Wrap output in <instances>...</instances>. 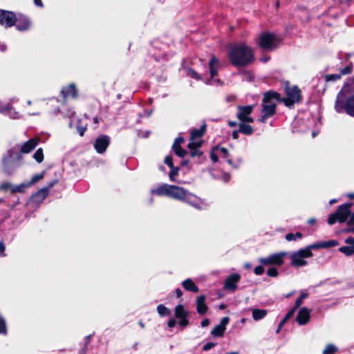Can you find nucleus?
Here are the masks:
<instances>
[{
	"mask_svg": "<svg viewBox=\"0 0 354 354\" xmlns=\"http://www.w3.org/2000/svg\"><path fill=\"white\" fill-rule=\"evenodd\" d=\"M172 149L175 153L180 158H183L187 153V151L183 149L180 145H173Z\"/></svg>",
	"mask_w": 354,
	"mask_h": 354,
	"instance_id": "obj_40",
	"label": "nucleus"
},
{
	"mask_svg": "<svg viewBox=\"0 0 354 354\" xmlns=\"http://www.w3.org/2000/svg\"><path fill=\"white\" fill-rule=\"evenodd\" d=\"M186 74L187 76L194 78L195 80H202V77L200 75H198L194 70L188 68L186 69Z\"/></svg>",
	"mask_w": 354,
	"mask_h": 354,
	"instance_id": "obj_45",
	"label": "nucleus"
},
{
	"mask_svg": "<svg viewBox=\"0 0 354 354\" xmlns=\"http://www.w3.org/2000/svg\"><path fill=\"white\" fill-rule=\"evenodd\" d=\"M352 205V203H347L339 205L335 212L329 216L328 223L329 225H333L336 221L339 223L345 222L350 215V209Z\"/></svg>",
	"mask_w": 354,
	"mask_h": 354,
	"instance_id": "obj_4",
	"label": "nucleus"
},
{
	"mask_svg": "<svg viewBox=\"0 0 354 354\" xmlns=\"http://www.w3.org/2000/svg\"><path fill=\"white\" fill-rule=\"evenodd\" d=\"M200 147H194L192 149H189L190 150L189 156L192 158L197 157L200 160L203 156V153L199 149Z\"/></svg>",
	"mask_w": 354,
	"mask_h": 354,
	"instance_id": "obj_41",
	"label": "nucleus"
},
{
	"mask_svg": "<svg viewBox=\"0 0 354 354\" xmlns=\"http://www.w3.org/2000/svg\"><path fill=\"white\" fill-rule=\"evenodd\" d=\"M62 97L64 99L71 97L75 99L77 97L78 91L74 83H71L66 86H64L61 91Z\"/></svg>",
	"mask_w": 354,
	"mask_h": 354,
	"instance_id": "obj_21",
	"label": "nucleus"
},
{
	"mask_svg": "<svg viewBox=\"0 0 354 354\" xmlns=\"http://www.w3.org/2000/svg\"><path fill=\"white\" fill-rule=\"evenodd\" d=\"M206 129V124H203L200 129H194L191 132L190 142L187 145L189 149H192L194 147H201L203 142L201 138L203 136Z\"/></svg>",
	"mask_w": 354,
	"mask_h": 354,
	"instance_id": "obj_11",
	"label": "nucleus"
},
{
	"mask_svg": "<svg viewBox=\"0 0 354 354\" xmlns=\"http://www.w3.org/2000/svg\"><path fill=\"white\" fill-rule=\"evenodd\" d=\"M15 26L18 30L25 31L30 28V21L26 17H22L19 19H17Z\"/></svg>",
	"mask_w": 354,
	"mask_h": 354,
	"instance_id": "obj_27",
	"label": "nucleus"
},
{
	"mask_svg": "<svg viewBox=\"0 0 354 354\" xmlns=\"http://www.w3.org/2000/svg\"><path fill=\"white\" fill-rule=\"evenodd\" d=\"M171 171L169 174V180L172 182H177L176 177L178 176L180 167H172L170 168Z\"/></svg>",
	"mask_w": 354,
	"mask_h": 354,
	"instance_id": "obj_39",
	"label": "nucleus"
},
{
	"mask_svg": "<svg viewBox=\"0 0 354 354\" xmlns=\"http://www.w3.org/2000/svg\"><path fill=\"white\" fill-rule=\"evenodd\" d=\"M5 245L4 243L1 241L0 242V256L1 257H6V254L5 253Z\"/></svg>",
	"mask_w": 354,
	"mask_h": 354,
	"instance_id": "obj_60",
	"label": "nucleus"
},
{
	"mask_svg": "<svg viewBox=\"0 0 354 354\" xmlns=\"http://www.w3.org/2000/svg\"><path fill=\"white\" fill-rule=\"evenodd\" d=\"M279 42V38L274 34L264 32L259 37V45L264 50H273L277 48Z\"/></svg>",
	"mask_w": 354,
	"mask_h": 354,
	"instance_id": "obj_7",
	"label": "nucleus"
},
{
	"mask_svg": "<svg viewBox=\"0 0 354 354\" xmlns=\"http://www.w3.org/2000/svg\"><path fill=\"white\" fill-rule=\"evenodd\" d=\"M230 318L224 317L221 319L220 323L216 325L211 331L212 336L215 337H221L224 335L226 326L229 324Z\"/></svg>",
	"mask_w": 354,
	"mask_h": 354,
	"instance_id": "obj_19",
	"label": "nucleus"
},
{
	"mask_svg": "<svg viewBox=\"0 0 354 354\" xmlns=\"http://www.w3.org/2000/svg\"><path fill=\"white\" fill-rule=\"evenodd\" d=\"M219 155L216 152L215 149L210 153V158L214 162H216L218 161Z\"/></svg>",
	"mask_w": 354,
	"mask_h": 354,
	"instance_id": "obj_57",
	"label": "nucleus"
},
{
	"mask_svg": "<svg viewBox=\"0 0 354 354\" xmlns=\"http://www.w3.org/2000/svg\"><path fill=\"white\" fill-rule=\"evenodd\" d=\"M110 144V138L106 135L100 136L94 142V148L98 153H104Z\"/></svg>",
	"mask_w": 354,
	"mask_h": 354,
	"instance_id": "obj_15",
	"label": "nucleus"
},
{
	"mask_svg": "<svg viewBox=\"0 0 354 354\" xmlns=\"http://www.w3.org/2000/svg\"><path fill=\"white\" fill-rule=\"evenodd\" d=\"M313 255V252L305 250L304 248L293 252L290 255V264L297 268L304 267L308 264L306 259L312 257Z\"/></svg>",
	"mask_w": 354,
	"mask_h": 354,
	"instance_id": "obj_6",
	"label": "nucleus"
},
{
	"mask_svg": "<svg viewBox=\"0 0 354 354\" xmlns=\"http://www.w3.org/2000/svg\"><path fill=\"white\" fill-rule=\"evenodd\" d=\"M267 274L271 277H276L278 276L279 272L276 268L272 267L267 270Z\"/></svg>",
	"mask_w": 354,
	"mask_h": 354,
	"instance_id": "obj_51",
	"label": "nucleus"
},
{
	"mask_svg": "<svg viewBox=\"0 0 354 354\" xmlns=\"http://www.w3.org/2000/svg\"><path fill=\"white\" fill-rule=\"evenodd\" d=\"M66 115L69 118H73L75 115V112L73 110V109H69Z\"/></svg>",
	"mask_w": 354,
	"mask_h": 354,
	"instance_id": "obj_63",
	"label": "nucleus"
},
{
	"mask_svg": "<svg viewBox=\"0 0 354 354\" xmlns=\"http://www.w3.org/2000/svg\"><path fill=\"white\" fill-rule=\"evenodd\" d=\"M0 113L8 115L11 119L20 118L19 113L16 111L10 103H4L0 101Z\"/></svg>",
	"mask_w": 354,
	"mask_h": 354,
	"instance_id": "obj_18",
	"label": "nucleus"
},
{
	"mask_svg": "<svg viewBox=\"0 0 354 354\" xmlns=\"http://www.w3.org/2000/svg\"><path fill=\"white\" fill-rule=\"evenodd\" d=\"M215 151L216 153H218L219 156L222 158H224L230 165L234 167L232 160L228 157V150L226 148L216 147L215 148Z\"/></svg>",
	"mask_w": 354,
	"mask_h": 354,
	"instance_id": "obj_29",
	"label": "nucleus"
},
{
	"mask_svg": "<svg viewBox=\"0 0 354 354\" xmlns=\"http://www.w3.org/2000/svg\"><path fill=\"white\" fill-rule=\"evenodd\" d=\"M183 202L189 204L192 207L198 210H203L207 208V204L205 200L196 196V195L187 191Z\"/></svg>",
	"mask_w": 354,
	"mask_h": 354,
	"instance_id": "obj_9",
	"label": "nucleus"
},
{
	"mask_svg": "<svg viewBox=\"0 0 354 354\" xmlns=\"http://www.w3.org/2000/svg\"><path fill=\"white\" fill-rule=\"evenodd\" d=\"M38 144L37 139H30L25 142L20 147V153H28L36 147Z\"/></svg>",
	"mask_w": 354,
	"mask_h": 354,
	"instance_id": "obj_25",
	"label": "nucleus"
},
{
	"mask_svg": "<svg viewBox=\"0 0 354 354\" xmlns=\"http://www.w3.org/2000/svg\"><path fill=\"white\" fill-rule=\"evenodd\" d=\"M308 295L306 292H303L301 294L299 298L295 301V306L292 308H295V310L301 306L303 302V300L307 298Z\"/></svg>",
	"mask_w": 354,
	"mask_h": 354,
	"instance_id": "obj_46",
	"label": "nucleus"
},
{
	"mask_svg": "<svg viewBox=\"0 0 354 354\" xmlns=\"http://www.w3.org/2000/svg\"><path fill=\"white\" fill-rule=\"evenodd\" d=\"M209 74L211 78L205 82L207 84H212L213 83H218L219 80L214 79V77L217 75L218 69L221 67L219 59L214 55H212L209 62Z\"/></svg>",
	"mask_w": 354,
	"mask_h": 354,
	"instance_id": "obj_12",
	"label": "nucleus"
},
{
	"mask_svg": "<svg viewBox=\"0 0 354 354\" xmlns=\"http://www.w3.org/2000/svg\"><path fill=\"white\" fill-rule=\"evenodd\" d=\"M17 21L16 15L11 11L0 10V24L6 28L12 27Z\"/></svg>",
	"mask_w": 354,
	"mask_h": 354,
	"instance_id": "obj_13",
	"label": "nucleus"
},
{
	"mask_svg": "<svg viewBox=\"0 0 354 354\" xmlns=\"http://www.w3.org/2000/svg\"><path fill=\"white\" fill-rule=\"evenodd\" d=\"M252 318L255 321H258V320H260V319H262L263 318H264L266 316L268 311H267V310H264V309L254 308L252 310Z\"/></svg>",
	"mask_w": 354,
	"mask_h": 354,
	"instance_id": "obj_32",
	"label": "nucleus"
},
{
	"mask_svg": "<svg viewBox=\"0 0 354 354\" xmlns=\"http://www.w3.org/2000/svg\"><path fill=\"white\" fill-rule=\"evenodd\" d=\"M354 223V212L353 213H350L349 218L347 221L348 225H351Z\"/></svg>",
	"mask_w": 354,
	"mask_h": 354,
	"instance_id": "obj_62",
	"label": "nucleus"
},
{
	"mask_svg": "<svg viewBox=\"0 0 354 354\" xmlns=\"http://www.w3.org/2000/svg\"><path fill=\"white\" fill-rule=\"evenodd\" d=\"M91 337H92V335H88L85 337L84 348L81 350L80 354H86V348L91 342Z\"/></svg>",
	"mask_w": 354,
	"mask_h": 354,
	"instance_id": "obj_50",
	"label": "nucleus"
},
{
	"mask_svg": "<svg viewBox=\"0 0 354 354\" xmlns=\"http://www.w3.org/2000/svg\"><path fill=\"white\" fill-rule=\"evenodd\" d=\"M247 122H241L239 124V131L244 135H251L253 128L251 125L245 124Z\"/></svg>",
	"mask_w": 354,
	"mask_h": 354,
	"instance_id": "obj_31",
	"label": "nucleus"
},
{
	"mask_svg": "<svg viewBox=\"0 0 354 354\" xmlns=\"http://www.w3.org/2000/svg\"><path fill=\"white\" fill-rule=\"evenodd\" d=\"M184 142V138L183 137H178L175 139V141L173 145H180Z\"/></svg>",
	"mask_w": 354,
	"mask_h": 354,
	"instance_id": "obj_61",
	"label": "nucleus"
},
{
	"mask_svg": "<svg viewBox=\"0 0 354 354\" xmlns=\"http://www.w3.org/2000/svg\"><path fill=\"white\" fill-rule=\"evenodd\" d=\"M302 237V234L301 232H297L295 234L288 233L286 235V239L288 241H296L297 239H300Z\"/></svg>",
	"mask_w": 354,
	"mask_h": 354,
	"instance_id": "obj_42",
	"label": "nucleus"
},
{
	"mask_svg": "<svg viewBox=\"0 0 354 354\" xmlns=\"http://www.w3.org/2000/svg\"><path fill=\"white\" fill-rule=\"evenodd\" d=\"M77 130L80 136H83L85 131L87 129V124L84 123L82 121V120H79L77 124Z\"/></svg>",
	"mask_w": 354,
	"mask_h": 354,
	"instance_id": "obj_37",
	"label": "nucleus"
},
{
	"mask_svg": "<svg viewBox=\"0 0 354 354\" xmlns=\"http://www.w3.org/2000/svg\"><path fill=\"white\" fill-rule=\"evenodd\" d=\"M339 245V242L336 240H329L327 241L315 243L310 245H308L306 248H304L305 250H308L310 252H312V250H317L319 248H328L331 247H335Z\"/></svg>",
	"mask_w": 354,
	"mask_h": 354,
	"instance_id": "obj_20",
	"label": "nucleus"
},
{
	"mask_svg": "<svg viewBox=\"0 0 354 354\" xmlns=\"http://www.w3.org/2000/svg\"><path fill=\"white\" fill-rule=\"evenodd\" d=\"M352 69H353V66L351 64L346 66L345 67H344L343 68L341 69L339 74L341 75V76L343 75L350 74L352 72Z\"/></svg>",
	"mask_w": 354,
	"mask_h": 354,
	"instance_id": "obj_52",
	"label": "nucleus"
},
{
	"mask_svg": "<svg viewBox=\"0 0 354 354\" xmlns=\"http://www.w3.org/2000/svg\"><path fill=\"white\" fill-rule=\"evenodd\" d=\"M345 243L354 247V237L349 236L344 240Z\"/></svg>",
	"mask_w": 354,
	"mask_h": 354,
	"instance_id": "obj_59",
	"label": "nucleus"
},
{
	"mask_svg": "<svg viewBox=\"0 0 354 354\" xmlns=\"http://www.w3.org/2000/svg\"><path fill=\"white\" fill-rule=\"evenodd\" d=\"M254 105H245L238 106L236 118L240 122H247V123H252L254 122L251 113L253 111Z\"/></svg>",
	"mask_w": 354,
	"mask_h": 354,
	"instance_id": "obj_8",
	"label": "nucleus"
},
{
	"mask_svg": "<svg viewBox=\"0 0 354 354\" xmlns=\"http://www.w3.org/2000/svg\"><path fill=\"white\" fill-rule=\"evenodd\" d=\"M287 252H280L270 254V260L272 266H280L283 264L284 258L286 257Z\"/></svg>",
	"mask_w": 354,
	"mask_h": 354,
	"instance_id": "obj_24",
	"label": "nucleus"
},
{
	"mask_svg": "<svg viewBox=\"0 0 354 354\" xmlns=\"http://www.w3.org/2000/svg\"><path fill=\"white\" fill-rule=\"evenodd\" d=\"M171 185L163 183L158 185L154 189H151L150 193L151 195H156L158 196H169V192Z\"/></svg>",
	"mask_w": 354,
	"mask_h": 354,
	"instance_id": "obj_23",
	"label": "nucleus"
},
{
	"mask_svg": "<svg viewBox=\"0 0 354 354\" xmlns=\"http://www.w3.org/2000/svg\"><path fill=\"white\" fill-rule=\"evenodd\" d=\"M205 297L203 295L198 296L196 299V310L200 315H204L207 311V306L205 303Z\"/></svg>",
	"mask_w": 354,
	"mask_h": 354,
	"instance_id": "obj_26",
	"label": "nucleus"
},
{
	"mask_svg": "<svg viewBox=\"0 0 354 354\" xmlns=\"http://www.w3.org/2000/svg\"><path fill=\"white\" fill-rule=\"evenodd\" d=\"M337 351V348L335 345H333L332 344H329L326 346V348L323 351L322 353L323 354H334Z\"/></svg>",
	"mask_w": 354,
	"mask_h": 354,
	"instance_id": "obj_44",
	"label": "nucleus"
},
{
	"mask_svg": "<svg viewBox=\"0 0 354 354\" xmlns=\"http://www.w3.org/2000/svg\"><path fill=\"white\" fill-rule=\"evenodd\" d=\"M295 313V308H292L291 310H290L287 315H286V317L281 321V322L279 323V326L276 330V333H279L281 327L283 326V325L286 322V321L290 317H292L294 313Z\"/></svg>",
	"mask_w": 354,
	"mask_h": 354,
	"instance_id": "obj_36",
	"label": "nucleus"
},
{
	"mask_svg": "<svg viewBox=\"0 0 354 354\" xmlns=\"http://www.w3.org/2000/svg\"><path fill=\"white\" fill-rule=\"evenodd\" d=\"M345 111L349 115L354 117V95L351 96L346 100Z\"/></svg>",
	"mask_w": 354,
	"mask_h": 354,
	"instance_id": "obj_30",
	"label": "nucleus"
},
{
	"mask_svg": "<svg viewBox=\"0 0 354 354\" xmlns=\"http://www.w3.org/2000/svg\"><path fill=\"white\" fill-rule=\"evenodd\" d=\"M189 312L185 309L183 305H177L175 308V317L179 319L178 324L180 327L185 328L189 324L187 317Z\"/></svg>",
	"mask_w": 354,
	"mask_h": 354,
	"instance_id": "obj_14",
	"label": "nucleus"
},
{
	"mask_svg": "<svg viewBox=\"0 0 354 354\" xmlns=\"http://www.w3.org/2000/svg\"><path fill=\"white\" fill-rule=\"evenodd\" d=\"M165 163L168 165L170 168L174 167V163H173V159H172V157L171 156H167L165 158V160H164Z\"/></svg>",
	"mask_w": 354,
	"mask_h": 354,
	"instance_id": "obj_56",
	"label": "nucleus"
},
{
	"mask_svg": "<svg viewBox=\"0 0 354 354\" xmlns=\"http://www.w3.org/2000/svg\"><path fill=\"white\" fill-rule=\"evenodd\" d=\"M338 250L346 256H351L354 254V247L351 245L342 246L338 248Z\"/></svg>",
	"mask_w": 354,
	"mask_h": 354,
	"instance_id": "obj_35",
	"label": "nucleus"
},
{
	"mask_svg": "<svg viewBox=\"0 0 354 354\" xmlns=\"http://www.w3.org/2000/svg\"><path fill=\"white\" fill-rule=\"evenodd\" d=\"M258 261L263 266H272L270 256L259 258Z\"/></svg>",
	"mask_w": 354,
	"mask_h": 354,
	"instance_id": "obj_49",
	"label": "nucleus"
},
{
	"mask_svg": "<svg viewBox=\"0 0 354 354\" xmlns=\"http://www.w3.org/2000/svg\"><path fill=\"white\" fill-rule=\"evenodd\" d=\"M228 58L234 66H246L254 62V53L251 46L244 42H239L230 48Z\"/></svg>",
	"mask_w": 354,
	"mask_h": 354,
	"instance_id": "obj_1",
	"label": "nucleus"
},
{
	"mask_svg": "<svg viewBox=\"0 0 354 354\" xmlns=\"http://www.w3.org/2000/svg\"><path fill=\"white\" fill-rule=\"evenodd\" d=\"M264 272V268L263 266H258L254 268V273L256 275H261Z\"/></svg>",
	"mask_w": 354,
	"mask_h": 354,
	"instance_id": "obj_55",
	"label": "nucleus"
},
{
	"mask_svg": "<svg viewBox=\"0 0 354 354\" xmlns=\"http://www.w3.org/2000/svg\"><path fill=\"white\" fill-rule=\"evenodd\" d=\"M281 101V95L275 91H268L264 93L261 103L262 115L259 119L260 122H266V120L273 116L276 113L277 102Z\"/></svg>",
	"mask_w": 354,
	"mask_h": 354,
	"instance_id": "obj_2",
	"label": "nucleus"
},
{
	"mask_svg": "<svg viewBox=\"0 0 354 354\" xmlns=\"http://www.w3.org/2000/svg\"><path fill=\"white\" fill-rule=\"evenodd\" d=\"M58 183V180L55 179L49 182L46 186L38 190L35 194L32 196V201L37 203L40 204L48 196L49 190L54 185Z\"/></svg>",
	"mask_w": 354,
	"mask_h": 354,
	"instance_id": "obj_10",
	"label": "nucleus"
},
{
	"mask_svg": "<svg viewBox=\"0 0 354 354\" xmlns=\"http://www.w3.org/2000/svg\"><path fill=\"white\" fill-rule=\"evenodd\" d=\"M176 323L175 318H171L167 322V326L169 328H173L176 326Z\"/></svg>",
	"mask_w": 354,
	"mask_h": 354,
	"instance_id": "obj_58",
	"label": "nucleus"
},
{
	"mask_svg": "<svg viewBox=\"0 0 354 354\" xmlns=\"http://www.w3.org/2000/svg\"><path fill=\"white\" fill-rule=\"evenodd\" d=\"M182 286L186 290L192 292H198L199 291L198 287L189 278L184 280L182 282Z\"/></svg>",
	"mask_w": 354,
	"mask_h": 354,
	"instance_id": "obj_28",
	"label": "nucleus"
},
{
	"mask_svg": "<svg viewBox=\"0 0 354 354\" xmlns=\"http://www.w3.org/2000/svg\"><path fill=\"white\" fill-rule=\"evenodd\" d=\"M345 104L346 103H344L343 100L338 95L335 102V109L337 113H342L345 111Z\"/></svg>",
	"mask_w": 354,
	"mask_h": 354,
	"instance_id": "obj_34",
	"label": "nucleus"
},
{
	"mask_svg": "<svg viewBox=\"0 0 354 354\" xmlns=\"http://www.w3.org/2000/svg\"><path fill=\"white\" fill-rule=\"evenodd\" d=\"M310 310L306 307H302L298 312L297 322L299 325L307 324L310 319Z\"/></svg>",
	"mask_w": 354,
	"mask_h": 354,
	"instance_id": "obj_22",
	"label": "nucleus"
},
{
	"mask_svg": "<svg viewBox=\"0 0 354 354\" xmlns=\"http://www.w3.org/2000/svg\"><path fill=\"white\" fill-rule=\"evenodd\" d=\"M30 187V185L28 182H24L17 185H14V187H12V193H24Z\"/></svg>",
	"mask_w": 354,
	"mask_h": 354,
	"instance_id": "obj_33",
	"label": "nucleus"
},
{
	"mask_svg": "<svg viewBox=\"0 0 354 354\" xmlns=\"http://www.w3.org/2000/svg\"><path fill=\"white\" fill-rule=\"evenodd\" d=\"M209 324V320L208 319H204L201 323V325L202 327H206Z\"/></svg>",
	"mask_w": 354,
	"mask_h": 354,
	"instance_id": "obj_64",
	"label": "nucleus"
},
{
	"mask_svg": "<svg viewBox=\"0 0 354 354\" xmlns=\"http://www.w3.org/2000/svg\"><path fill=\"white\" fill-rule=\"evenodd\" d=\"M340 78H341L340 74H330V75H327L325 77V80L326 82L336 81Z\"/></svg>",
	"mask_w": 354,
	"mask_h": 354,
	"instance_id": "obj_48",
	"label": "nucleus"
},
{
	"mask_svg": "<svg viewBox=\"0 0 354 354\" xmlns=\"http://www.w3.org/2000/svg\"><path fill=\"white\" fill-rule=\"evenodd\" d=\"M216 345V343L214 342H207L203 346V351H207L214 348Z\"/></svg>",
	"mask_w": 354,
	"mask_h": 354,
	"instance_id": "obj_54",
	"label": "nucleus"
},
{
	"mask_svg": "<svg viewBox=\"0 0 354 354\" xmlns=\"http://www.w3.org/2000/svg\"><path fill=\"white\" fill-rule=\"evenodd\" d=\"M34 159L38 162L41 163L44 160V153L41 148H39L33 155Z\"/></svg>",
	"mask_w": 354,
	"mask_h": 354,
	"instance_id": "obj_43",
	"label": "nucleus"
},
{
	"mask_svg": "<svg viewBox=\"0 0 354 354\" xmlns=\"http://www.w3.org/2000/svg\"><path fill=\"white\" fill-rule=\"evenodd\" d=\"M241 275L237 273H233L228 276L223 285V288L225 290L234 292L237 289L236 283L240 281Z\"/></svg>",
	"mask_w": 354,
	"mask_h": 354,
	"instance_id": "obj_16",
	"label": "nucleus"
},
{
	"mask_svg": "<svg viewBox=\"0 0 354 354\" xmlns=\"http://www.w3.org/2000/svg\"><path fill=\"white\" fill-rule=\"evenodd\" d=\"M187 192V190L181 187L171 185L168 197L183 202Z\"/></svg>",
	"mask_w": 354,
	"mask_h": 354,
	"instance_id": "obj_17",
	"label": "nucleus"
},
{
	"mask_svg": "<svg viewBox=\"0 0 354 354\" xmlns=\"http://www.w3.org/2000/svg\"><path fill=\"white\" fill-rule=\"evenodd\" d=\"M157 311L161 317L169 315L171 313L170 310L163 304H159L157 306Z\"/></svg>",
	"mask_w": 354,
	"mask_h": 354,
	"instance_id": "obj_38",
	"label": "nucleus"
},
{
	"mask_svg": "<svg viewBox=\"0 0 354 354\" xmlns=\"http://www.w3.org/2000/svg\"><path fill=\"white\" fill-rule=\"evenodd\" d=\"M22 158V155L12 149L7 151L1 160L2 169L5 174L12 175L19 166L17 161Z\"/></svg>",
	"mask_w": 354,
	"mask_h": 354,
	"instance_id": "obj_3",
	"label": "nucleus"
},
{
	"mask_svg": "<svg viewBox=\"0 0 354 354\" xmlns=\"http://www.w3.org/2000/svg\"><path fill=\"white\" fill-rule=\"evenodd\" d=\"M43 178H44V172H41L40 174H37L32 177L31 180L28 183H30V186H32V185H34L35 183L40 180Z\"/></svg>",
	"mask_w": 354,
	"mask_h": 354,
	"instance_id": "obj_47",
	"label": "nucleus"
},
{
	"mask_svg": "<svg viewBox=\"0 0 354 354\" xmlns=\"http://www.w3.org/2000/svg\"><path fill=\"white\" fill-rule=\"evenodd\" d=\"M12 187H14V185L11 184L9 182H3L1 183L0 186V190H6L8 189H10L12 191Z\"/></svg>",
	"mask_w": 354,
	"mask_h": 354,
	"instance_id": "obj_53",
	"label": "nucleus"
},
{
	"mask_svg": "<svg viewBox=\"0 0 354 354\" xmlns=\"http://www.w3.org/2000/svg\"><path fill=\"white\" fill-rule=\"evenodd\" d=\"M286 97L281 98V101L287 107L291 108L295 104L301 101V91L297 86L286 87L285 89Z\"/></svg>",
	"mask_w": 354,
	"mask_h": 354,
	"instance_id": "obj_5",
	"label": "nucleus"
}]
</instances>
